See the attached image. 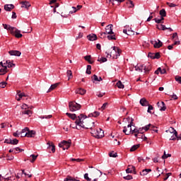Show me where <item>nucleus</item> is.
<instances>
[{"instance_id": "f257e3e1", "label": "nucleus", "mask_w": 181, "mask_h": 181, "mask_svg": "<svg viewBox=\"0 0 181 181\" xmlns=\"http://www.w3.org/2000/svg\"><path fill=\"white\" fill-rule=\"evenodd\" d=\"M86 118H87V116L84 115L83 114H81L79 116H78V119H76L75 121L76 129H81V128L88 129V127H86L84 125V119H86Z\"/></svg>"}, {"instance_id": "f03ea898", "label": "nucleus", "mask_w": 181, "mask_h": 181, "mask_svg": "<svg viewBox=\"0 0 181 181\" xmlns=\"http://www.w3.org/2000/svg\"><path fill=\"white\" fill-rule=\"evenodd\" d=\"M112 50L110 52V57H113L114 59H117V57H119L122 50L119 49V47H112Z\"/></svg>"}, {"instance_id": "7ed1b4c3", "label": "nucleus", "mask_w": 181, "mask_h": 181, "mask_svg": "<svg viewBox=\"0 0 181 181\" xmlns=\"http://www.w3.org/2000/svg\"><path fill=\"white\" fill-rule=\"evenodd\" d=\"M69 107L70 111L74 112V111H78L81 108V105L74 102H69Z\"/></svg>"}, {"instance_id": "20e7f679", "label": "nucleus", "mask_w": 181, "mask_h": 181, "mask_svg": "<svg viewBox=\"0 0 181 181\" xmlns=\"http://www.w3.org/2000/svg\"><path fill=\"white\" fill-rule=\"evenodd\" d=\"M123 132L124 134H125V135H130L131 134H139V131L138 130V129H132V127H124Z\"/></svg>"}, {"instance_id": "39448f33", "label": "nucleus", "mask_w": 181, "mask_h": 181, "mask_svg": "<svg viewBox=\"0 0 181 181\" xmlns=\"http://www.w3.org/2000/svg\"><path fill=\"white\" fill-rule=\"evenodd\" d=\"M11 33L13 35V36H15V37H17V39H21L23 35L21 33V30H18L16 28H10Z\"/></svg>"}, {"instance_id": "423d86ee", "label": "nucleus", "mask_w": 181, "mask_h": 181, "mask_svg": "<svg viewBox=\"0 0 181 181\" xmlns=\"http://www.w3.org/2000/svg\"><path fill=\"white\" fill-rule=\"evenodd\" d=\"M71 145V140L63 141L62 143L59 144V148H62L63 151H66V149H69Z\"/></svg>"}, {"instance_id": "0eeeda50", "label": "nucleus", "mask_w": 181, "mask_h": 181, "mask_svg": "<svg viewBox=\"0 0 181 181\" xmlns=\"http://www.w3.org/2000/svg\"><path fill=\"white\" fill-rule=\"evenodd\" d=\"M103 173L98 170L92 172V177H94L93 181L98 180V177H101Z\"/></svg>"}, {"instance_id": "6e6552de", "label": "nucleus", "mask_w": 181, "mask_h": 181, "mask_svg": "<svg viewBox=\"0 0 181 181\" xmlns=\"http://www.w3.org/2000/svg\"><path fill=\"white\" fill-rule=\"evenodd\" d=\"M151 45H153L155 49H159V47H162L163 46V43L160 40H157V41H151Z\"/></svg>"}, {"instance_id": "1a4fd4ad", "label": "nucleus", "mask_w": 181, "mask_h": 181, "mask_svg": "<svg viewBox=\"0 0 181 181\" xmlns=\"http://www.w3.org/2000/svg\"><path fill=\"white\" fill-rule=\"evenodd\" d=\"M165 132L168 133V136H170V135H173V136H177V132L173 127H170Z\"/></svg>"}, {"instance_id": "9d476101", "label": "nucleus", "mask_w": 181, "mask_h": 181, "mask_svg": "<svg viewBox=\"0 0 181 181\" xmlns=\"http://www.w3.org/2000/svg\"><path fill=\"white\" fill-rule=\"evenodd\" d=\"M95 137L98 139H100L101 138H103L104 136V130L101 129H96V133H95Z\"/></svg>"}, {"instance_id": "9b49d317", "label": "nucleus", "mask_w": 181, "mask_h": 181, "mask_svg": "<svg viewBox=\"0 0 181 181\" xmlns=\"http://www.w3.org/2000/svg\"><path fill=\"white\" fill-rule=\"evenodd\" d=\"M36 135V132L34 130H29L25 134V135H23V136H27L28 138H34Z\"/></svg>"}, {"instance_id": "f8f14e48", "label": "nucleus", "mask_w": 181, "mask_h": 181, "mask_svg": "<svg viewBox=\"0 0 181 181\" xmlns=\"http://www.w3.org/2000/svg\"><path fill=\"white\" fill-rule=\"evenodd\" d=\"M141 67L144 69L145 73H149L152 66H151V63L148 62L146 64L141 65Z\"/></svg>"}, {"instance_id": "ddd939ff", "label": "nucleus", "mask_w": 181, "mask_h": 181, "mask_svg": "<svg viewBox=\"0 0 181 181\" xmlns=\"http://www.w3.org/2000/svg\"><path fill=\"white\" fill-rule=\"evenodd\" d=\"M112 24L108 25L105 28V33L106 35H114V33L112 31Z\"/></svg>"}, {"instance_id": "4468645a", "label": "nucleus", "mask_w": 181, "mask_h": 181, "mask_svg": "<svg viewBox=\"0 0 181 181\" xmlns=\"http://www.w3.org/2000/svg\"><path fill=\"white\" fill-rule=\"evenodd\" d=\"M8 54H10V56H21L22 54V53L21 52V51H18V50H10L8 51Z\"/></svg>"}, {"instance_id": "2eb2a0df", "label": "nucleus", "mask_w": 181, "mask_h": 181, "mask_svg": "<svg viewBox=\"0 0 181 181\" xmlns=\"http://www.w3.org/2000/svg\"><path fill=\"white\" fill-rule=\"evenodd\" d=\"M158 107H160V111H165L166 110V105H165L164 102H158L157 103Z\"/></svg>"}, {"instance_id": "dca6fc26", "label": "nucleus", "mask_w": 181, "mask_h": 181, "mask_svg": "<svg viewBox=\"0 0 181 181\" xmlns=\"http://www.w3.org/2000/svg\"><path fill=\"white\" fill-rule=\"evenodd\" d=\"M140 104L142 107H148V105H149V102L146 100V98H143L140 100Z\"/></svg>"}, {"instance_id": "f3484780", "label": "nucleus", "mask_w": 181, "mask_h": 181, "mask_svg": "<svg viewBox=\"0 0 181 181\" xmlns=\"http://www.w3.org/2000/svg\"><path fill=\"white\" fill-rule=\"evenodd\" d=\"M47 145H49L48 148L52 151V152L53 153H54L56 152V146H54V144H53V142H48Z\"/></svg>"}, {"instance_id": "a211bd4d", "label": "nucleus", "mask_w": 181, "mask_h": 181, "mask_svg": "<svg viewBox=\"0 0 181 181\" xmlns=\"http://www.w3.org/2000/svg\"><path fill=\"white\" fill-rule=\"evenodd\" d=\"M9 70H8V66H4L3 68L0 66V76H4L6 74Z\"/></svg>"}, {"instance_id": "6ab92c4d", "label": "nucleus", "mask_w": 181, "mask_h": 181, "mask_svg": "<svg viewBox=\"0 0 181 181\" xmlns=\"http://www.w3.org/2000/svg\"><path fill=\"white\" fill-rule=\"evenodd\" d=\"M13 8H15V6H13V4H6L4 6V9L7 12H11V11H12V9H13Z\"/></svg>"}, {"instance_id": "aec40b11", "label": "nucleus", "mask_w": 181, "mask_h": 181, "mask_svg": "<svg viewBox=\"0 0 181 181\" xmlns=\"http://www.w3.org/2000/svg\"><path fill=\"white\" fill-rule=\"evenodd\" d=\"M66 115H67L69 118H71V119H73L74 121L76 119H78V117H77L76 114H71V113L66 112Z\"/></svg>"}, {"instance_id": "412c9836", "label": "nucleus", "mask_w": 181, "mask_h": 181, "mask_svg": "<svg viewBox=\"0 0 181 181\" xmlns=\"http://www.w3.org/2000/svg\"><path fill=\"white\" fill-rule=\"evenodd\" d=\"M21 8H25V9H28L30 7V3L28 1H21Z\"/></svg>"}, {"instance_id": "4be33fe9", "label": "nucleus", "mask_w": 181, "mask_h": 181, "mask_svg": "<svg viewBox=\"0 0 181 181\" xmlns=\"http://www.w3.org/2000/svg\"><path fill=\"white\" fill-rule=\"evenodd\" d=\"M86 93H87V90H86L85 89H83L81 88H79L76 90V93L80 94L81 95H84V94H86Z\"/></svg>"}, {"instance_id": "5701e85b", "label": "nucleus", "mask_w": 181, "mask_h": 181, "mask_svg": "<svg viewBox=\"0 0 181 181\" xmlns=\"http://www.w3.org/2000/svg\"><path fill=\"white\" fill-rule=\"evenodd\" d=\"M87 39L89 40L90 42H94V40H97V35L95 34L88 35L87 36Z\"/></svg>"}, {"instance_id": "b1692460", "label": "nucleus", "mask_w": 181, "mask_h": 181, "mask_svg": "<svg viewBox=\"0 0 181 181\" xmlns=\"http://www.w3.org/2000/svg\"><path fill=\"white\" fill-rule=\"evenodd\" d=\"M134 173V175H136V171H135V167L132 166V168H129L126 170L127 173Z\"/></svg>"}, {"instance_id": "393cba45", "label": "nucleus", "mask_w": 181, "mask_h": 181, "mask_svg": "<svg viewBox=\"0 0 181 181\" xmlns=\"http://www.w3.org/2000/svg\"><path fill=\"white\" fill-rule=\"evenodd\" d=\"M148 172H152L151 169H144L141 172H140L141 176H146Z\"/></svg>"}, {"instance_id": "a878e982", "label": "nucleus", "mask_w": 181, "mask_h": 181, "mask_svg": "<svg viewBox=\"0 0 181 181\" xmlns=\"http://www.w3.org/2000/svg\"><path fill=\"white\" fill-rule=\"evenodd\" d=\"M4 64H6V67H8V69H11V67H15V64L11 63L10 60L6 61Z\"/></svg>"}, {"instance_id": "bb28decb", "label": "nucleus", "mask_w": 181, "mask_h": 181, "mask_svg": "<svg viewBox=\"0 0 181 181\" xmlns=\"http://www.w3.org/2000/svg\"><path fill=\"white\" fill-rule=\"evenodd\" d=\"M59 86V83H54L51 85L50 88H49L47 93H50V91H53L57 87Z\"/></svg>"}, {"instance_id": "cd10ccee", "label": "nucleus", "mask_w": 181, "mask_h": 181, "mask_svg": "<svg viewBox=\"0 0 181 181\" xmlns=\"http://www.w3.org/2000/svg\"><path fill=\"white\" fill-rule=\"evenodd\" d=\"M156 28H157V29H158V30H166L168 29V28H166V26H165L164 25H162V24L156 25Z\"/></svg>"}, {"instance_id": "c85d7f7f", "label": "nucleus", "mask_w": 181, "mask_h": 181, "mask_svg": "<svg viewBox=\"0 0 181 181\" xmlns=\"http://www.w3.org/2000/svg\"><path fill=\"white\" fill-rule=\"evenodd\" d=\"M108 40H117V38L115 37V34H109L107 35Z\"/></svg>"}, {"instance_id": "c756f323", "label": "nucleus", "mask_w": 181, "mask_h": 181, "mask_svg": "<svg viewBox=\"0 0 181 181\" xmlns=\"http://www.w3.org/2000/svg\"><path fill=\"white\" fill-rule=\"evenodd\" d=\"M64 180V181H79L78 180L73 178V177L70 175H68Z\"/></svg>"}, {"instance_id": "7c9ffc66", "label": "nucleus", "mask_w": 181, "mask_h": 181, "mask_svg": "<svg viewBox=\"0 0 181 181\" xmlns=\"http://www.w3.org/2000/svg\"><path fill=\"white\" fill-rule=\"evenodd\" d=\"M139 146H141V144L134 145V146L130 148V151H131V152H134V151H136V149H138V148H139Z\"/></svg>"}, {"instance_id": "2f4dec72", "label": "nucleus", "mask_w": 181, "mask_h": 181, "mask_svg": "<svg viewBox=\"0 0 181 181\" xmlns=\"http://www.w3.org/2000/svg\"><path fill=\"white\" fill-rule=\"evenodd\" d=\"M52 115H42V116H40V118L41 119H50V118H52Z\"/></svg>"}, {"instance_id": "473e14b6", "label": "nucleus", "mask_w": 181, "mask_h": 181, "mask_svg": "<svg viewBox=\"0 0 181 181\" xmlns=\"http://www.w3.org/2000/svg\"><path fill=\"white\" fill-rule=\"evenodd\" d=\"M66 75L68 77V80H70V78H73V73L71 72V70L67 71Z\"/></svg>"}, {"instance_id": "72a5a7b5", "label": "nucleus", "mask_w": 181, "mask_h": 181, "mask_svg": "<svg viewBox=\"0 0 181 181\" xmlns=\"http://www.w3.org/2000/svg\"><path fill=\"white\" fill-rule=\"evenodd\" d=\"M100 115L99 112H94L93 113L89 114V117H94L95 118H97Z\"/></svg>"}, {"instance_id": "f704fd0d", "label": "nucleus", "mask_w": 181, "mask_h": 181, "mask_svg": "<svg viewBox=\"0 0 181 181\" xmlns=\"http://www.w3.org/2000/svg\"><path fill=\"white\" fill-rule=\"evenodd\" d=\"M22 114H24L25 115H29V117H30V115H32L33 112H32V110H24L23 111Z\"/></svg>"}, {"instance_id": "c9c22d12", "label": "nucleus", "mask_w": 181, "mask_h": 181, "mask_svg": "<svg viewBox=\"0 0 181 181\" xmlns=\"http://www.w3.org/2000/svg\"><path fill=\"white\" fill-rule=\"evenodd\" d=\"M116 86L117 87H118V88H124V84H122V82H121V81H117Z\"/></svg>"}, {"instance_id": "e433bc0d", "label": "nucleus", "mask_w": 181, "mask_h": 181, "mask_svg": "<svg viewBox=\"0 0 181 181\" xmlns=\"http://www.w3.org/2000/svg\"><path fill=\"white\" fill-rule=\"evenodd\" d=\"M159 14L160 16L166 17V11L165 10V8L161 9L159 12Z\"/></svg>"}, {"instance_id": "4c0bfd02", "label": "nucleus", "mask_w": 181, "mask_h": 181, "mask_svg": "<svg viewBox=\"0 0 181 181\" xmlns=\"http://www.w3.org/2000/svg\"><path fill=\"white\" fill-rule=\"evenodd\" d=\"M172 154H166V151H164V154L162 156V159H168V158H170Z\"/></svg>"}, {"instance_id": "58836bf2", "label": "nucleus", "mask_w": 181, "mask_h": 181, "mask_svg": "<svg viewBox=\"0 0 181 181\" xmlns=\"http://www.w3.org/2000/svg\"><path fill=\"white\" fill-rule=\"evenodd\" d=\"M37 155H35V154H33L30 156V158H32V160H30V161L33 163V162H35V160H36V159H37Z\"/></svg>"}, {"instance_id": "ea45409f", "label": "nucleus", "mask_w": 181, "mask_h": 181, "mask_svg": "<svg viewBox=\"0 0 181 181\" xmlns=\"http://www.w3.org/2000/svg\"><path fill=\"white\" fill-rule=\"evenodd\" d=\"M152 127L151 124H148L143 127V129H144V132H146L147 131H149V129Z\"/></svg>"}, {"instance_id": "a19ab883", "label": "nucleus", "mask_w": 181, "mask_h": 181, "mask_svg": "<svg viewBox=\"0 0 181 181\" xmlns=\"http://www.w3.org/2000/svg\"><path fill=\"white\" fill-rule=\"evenodd\" d=\"M107 2H109V4H112V5H114V1H117V2H119V4H121L122 2H124V1L125 0H107Z\"/></svg>"}, {"instance_id": "79ce46f5", "label": "nucleus", "mask_w": 181, "mask_h": 181, "mask_svg": "<svg viewBox=\"0 0 181 181\" xmlns=\"http://www.w3.org/2000/svg\"><path fill=\"white\" fill-rule=\"evenodd\" d=\"M18 144H19V140H18L17 139L11 140V145H18Z\"/></svg>"}, {"instance_id": "37998d69", "label": "nucleus", "mask_w": 181, "mask_h": 181, "mask_svg": "<svg viewBox=\"0 0 181 181\" xmlns=\"http://www.w3.org/2000/svg\"><path fill=\"white\" fill-rule=\"evenodd\" d=\"M1 180H11V177H6V175L5 177H2V175H0V181Z\"/></svg>"}, {"instance_id": "c03bdc74", "label": "nucleus", "mask_w": 181, "mask_h": 181, "mask_svg": "<svg viewBox=\"0 0 181 181\" xmlns=\"http://www.w3.org/2000/svg\"><path fill=\"white\" fill-rule=\"evenodd\" d=\"M109 156H110V158H117V156H118L117 155V153H115V152H114V151H112V152H110V153H109Z\"/></svg>"}, {"instance_id": "a18cd8bd", "label": "nucleus", "mask_w": 181, "mask_h": 181, "mask_svg": "<svg viewBox=\"0 0 181 181\" xmlns=\"http://www.w3.org/2000/svg\"><path fill=\"white\" fill-rule=\"evenodd\" d=\"M147 107H148L147 112H148L149 114H152V112L151 110H153V106H152L151 105H149L148 103V105H147Z\"/></svg>"}, {"instance_id": "49530a36", "label": "nucleus", "mask_w": 181, "mask_h": 181, "mask_svg": "<svg viewBox=\"0 0 181 181\" xmlns=\"http://www.w3.org/2000/svg\"><path fill=\"white\" fill-rule=\"evenodd\" d=\"M88 128H90V129H91L90 134H92L93 136H94L95 138L97 130L93 129V127H88Z\"/></svg>"}, {"instance_id": "de8ad7c7", "label": "nucleus", "mask_w": 181, "mask_h": 181, "mask_svg": "<svg viewBox=\"0 0 181 181\" xmlns=\"http://www.w3.org/2000/svg\"><path fill=\"white\" fill-rule=\"evenodd\" d=\"M3 27L4 28V29H6V30H10V33H11L10 28H15V27H11V25H8L6 24H3Z\"/></svg>"}, {"instance_id": "09e8293b", "label": "nucleus", "mask_w": 181, "mask_h": 181, "mask_svg": "<svg viewBox=\"0 0 181 181\" xmlns=\"http://www.w3.org/2000/svg\"><path fill=\"white\" fill-rule=\"evenodd\" d=\"M98 62H100L101 63H105L107 62V58L105 57H102V58H98Z\"/></svg>"}, {"instance_id": "8fccbe9b", "label": "nucleus", "mask_w": 181, "mask_h": 181, "mask_svg": "<svg viewBox=\"0 0 181 181\" xmlns=\"http://www.w3.org/2000/svg\"><path fill=\"white\" fill-rule=\"evenodd\" d=\"M90 73H91V65H88L87 69H86V74H90Z\"/></svg>"}, {"instance_id": "3c124183", "label": "nucleus", "mask_w": 181, "mask_h": 181, "mask_svg": "<svg viewBox=\"0 0 181 181\" xmlns=\"http://www.w3.org/2000/svg\"><path fill=\"white\" fill-rule=\"evenodd\" d=\"M6 84H8V83H6L5 81L0 83V88H5V87H6Z\"/></svg>"}, {"instance_id": "603ef678", "label": "nucleus", "mask_w": 181, "mask_h": 181, "mask_svg": "<svg viewBox=\"0 0 181 181\" xmlns=\"http://www.w3.org/2000/svg\"><path fill=\"white\" fill-rule=\"evenodd\" d=\"M167 5L170 6V8H175V6H177V5H176L175 4L169 2H167Z\"/></svg>"}, {"instance_id": "864d4df0", "label": "nucleus", "mask_w": 181, "mask_h": 181, "mask_svg": "<svg viewBox=\"0 0 181 181\" xmlns=\"http://www.w3.org/2000/svg\"><path fill=\"white\" fill-rule=\"evenodd\" d=\"M127 4V5H130L129 6V8H134V3L131 0H129Z\"/></svg>"}, {"instance_id": "5fc2aeb1", "label": "nucleus", "mask_w": 181, "mask_h": 181, "mask_svg": "<svg viewBox=\"0 0 181 181\" xmlns=\"http://www.w3.org/2000/svg\"><path fill=\"white\" fill-rule=\"evenodd\" d=\"M127 35H128V36H131V35H135V32H134L132 30H128V31H127Z\"/></svg>"}, {"instance_id": "6e6d98bb", "label": "nucleus", "mask_w": 181, "mask_h": 181, "mask_svg": "<svg viewBox=\"0 0 181 181\" xmlns=\"http://www.w3.org/2000/svg\"><path fill=\"white\" fill-rule=\"evenodd\" d=\"M124 179H125V180H132V175H128L124 177Z\"/></svg>"}, {"instance_id": "4d7b16f0", "label": "nucleus", "mask_w": 181, "mask_h": 181, "mask_svg": "<svg viewBox=\"0 0 181 181\" xmlns=\"http://www.w3.org/2000/svg\"><path fill=\"white\" fill-rule=\"evenodd\" d=\"M71 160L72 162H83V159H80V158H71Z\"/></svg>"}, {"instance_id": "13d9d810", "label": "nucleus", "mask_w": 181, "mask_h": 181, "mask_svg": "<svg viewBox=\"0 0 181 181\" xmlns=\"http://www.w3.org/2000/svg\"><path fill=\"white\" fill-rule=\"evenodd\" d=\"M154 59H160V54L159 52L154 53Z\"/></svg>"}, {"instance_id": "bf43d9fd", "label": "nucleus", "mask_w": 181, "mask_h": 181, "mask_svg": "<svg viewBox=\"0 0 181 181\" xmlns=\"http://www.w3.org/2000/svg\"><path fill=\"white\" fill-rule=\"evenodd\" d=\"M142 69H144L142 67V66H135L136 71H141V72H142Z\"/></svg>"}, {"instance_id": "052dcab7", "label": "nucleus", "mask_w": 181, "mask_h": 181, "mask_svg": "<svg viewBox=\"0 0 181 181\" xmlns=\"http://www.w3.org/2000/svg\"><path fill=\"white\" fill-rule=\"evenodd\" d=\"M92 81H98V76H97V75H93L92 76Z\"/></svg>"}, {"instance_id": "680f3d73", "label": "nucleus", "mask_w": 181, "mask_h": 181, "mask_svg": "<svg viewBox=\"0 0 181 181\" xmlns=\"http://www.w3.org/2000/svg\"><path fill=\"white\" fill-rule=\"evenodd\" d=\"M175 81H177V83H179L180 84H181V76H175Z\"/></svg>"}, {"instance_id": "e2e57ef3", "label": "nucleus", "mask_w": 181, "mask_h": 181, "mask_svg": "<svg viewBox=\"0 0 181 181\" xmlns=\"http://www.w3.org/2000/svg\"><path fill=\"white\" fill-rule=\"evenodd\" d=\"M28 131H29V128H28V127H25V129H23L20 132V134H25V132H28Z\"/></svg>"}, {"instance_id": "0e129e2a", "label": "nucleus", "mask_w": 181, "mask_h": 181, "mask_svg": "<svg viewBox=\"0 0 181 181\" xmlns=\"http://www.w3.org/2000/svg\"><path fill=\"white\" fill-rule=\"evenodd\" d=\"M84 179H86V180H88V181H91V178L88 177V173H86L84 175Z\"/></svg>"}, {"instance_id": "69168bd1", "label": "nucleus", "mask_w": 181, "mask_h": 181, "mask_svg": "<svg viewBox=\"0 0 181 181\" xmlns=\"http://www.w3.org/2000/svg\"><path fill=\"white\" fill-rule=\"evenodd\" d=\"M153 21H155L156 23H163V22H162V20L159 18H154Z\"/></svg>"}, {"instance_id": "338daca9", "label": "nucleus", "mask_w": 181, "mask_h": 181, "mask_svg": "<svg viewBox=\"0 0 181 181\" xmlns=\"http://www.w3.org/2000/svg\"><path fill=\"white\" fill-rule=\"evenodd\" d=\"M148 57H150L151 59H155V53L149 52Z\"/></svg>"}, {"instance_id": "774afa93", "label": "nucleus", "mask_w": 181, "mask_h": 181, "mask_svg": "<svg viewBox=\"0 0 181 181\" xmlns=\"http://www.w3.org/2000/svg\"><path fill=\"white\" fill-rule=\"evenodd\" d=\"M77 12V8L76 7H72V10L69 11V13H75Z\"/></svg>"}]
</instances>
